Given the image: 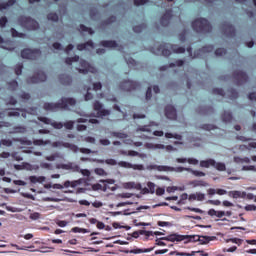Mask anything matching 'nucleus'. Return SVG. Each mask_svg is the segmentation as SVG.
<instances>
[{
	"label": "nucleus",
	"mask_w": 256,
	"mask_h": 256,
	"mask_svg": "<svg viewBox=\"0 0 256 256\" xmlns=\"http://www.w3.org/2000/svg\"><path fill=\"white\" fill-rule=\"evenodd\" d=\"M156 47H157L156 53H160L161 56H164V57H169L171 53L184 54V52H187L189 53V55H191V47L184 48L175 44H167V43L158 44L156 45Z\"/></svg>",
	"instance_id": "f257e3e1"
},
{
	"label": "nucleus",
	"mask_w": 256,
	"mask_h": 256,
	"mask_svg": "<svg viewBox=\"0 0 256 256\" xmlns=\"http://www.w3.org/2000/svg\"><path fill=\"white\" fill-rule=\"evenodd\" d=\"M76 105L74 98H61L58 103H43V110L54 112L59 110H69V107Z\"/></svg>",
	"instance_id": "f03ea898"
},
{
	"label": "nucleus",
	"mask_w": 256,
	"mask_h": 256,
	"mask_svg": "<svg viewBox=\"0 0 256 256\" xmlns=\"http://www.w3.org/2000/svg\"><path fill=\"white\" fill-rule=\"evenodd\" d=\"M192 30L202 35H209V33H212V25L209 24L207 19L198 18L192 21Z\"/></svg>",
	"instance_id": "7ed1b4c3"
},
{
	"label": "nucleus",
	"mask_w": 256,
	"mask_h": 256,
	"mask_svg": "<svg viewBox=\"0 0 256 256\" xmlns=\"http://www.w3.org/2000/svg\"><path fill=\"white\" fill-rule=\"evenodd\" d=\"M74 62H79V66L82 67V69H78L80 74L96 72V69H94V67L89 65L87 61L79 60V56L74 55V57H66L64 60V63L69 66H71V63H74Z\"/></svg>",
	"instance_id": "20e7f679"
},
{
	"label": "nucleus",
	"mask_w": 256,
	"mask_h": 256,
	"mask_svg": "<svg viewBox=\"0 0 256 256\" xmlns=\"http://www.w3.org/2000/svg\"><path fill=\"white\" fill-rule=\"evenodd\" d=\"M100 163H104L110 166H119L120 168L133 169L136 171H143V164H130L129 162L120 161L117 162L115 159L100 160Z\"/></svg>",
	"instance_id": "39448f33"
},
{
	"label": "nucleus",
	"mask_w": 256,
	"mask_h": 256,
	"mask_svg": "<svg viewBox=\"0 0 256 256\" xmlns=\"http://www.w3.org/2000/svg\"><path fill=\"white\" fill-rule=\"evenodd\" d=\"M20 58L35 61L41 58V50L25 48L20 51Z\"/></svg>",
	"instance_id": "423d86ee"
},
{
	"label": "nucleus",
	"mask_w": 256,
	"mask_h": 256,
	"mask_svg": "<svg viewBox=\"0 0 256 256\" xmlns=\"http://www.w3.org/2000/svg\"><path fill=\"white\" fill-rule=\"evenodd\" d=\"M18 23L20 26L28 28L30 31L38 30V22L35 21L33 18L27 16H20L18 17Z\"/></svg>",
	"instance_id": "0eeeda50"
},
{
	"label": "nucleus",
	"mask_w": 256,
	"mask_h": 256,
	"mask_svg": "<svg viewBox=\"0 0 256 256\" xmlns=\"http://www.w3.org/2000/svg\"><path fill=\"white\" fill-rule=\"evenodd\" d=\"M191 238H193V236H189V235H179V234H171V235H169V236L162 237V238L158 239L157 241H169V242H171V243H174V242H183V241L191 242Z\"/></svg>",
	"instance_id": "6e6552de"
},
{
	"label": "nucleus",
	"mask_w": 256,
	"mask_h": 256,
	"mask_svg": "<svg viewBox=\"0 0 256 256\" xmlns=\"http://www.w3.org/2000/svg\"><path fill=\"white\" fill-rule=\"evenodd\" d=\"M199 166L202 168H215L217 171H225V164L223 163H217L213 159H207L204 161H199Z\"/></svg>",
	"instance_id": "1a4fd4ad"
},
{
	"label": "nucleus",
	"mask_w": 256,
	"mask_h": 256,
	"mask_svg": "<svg viewBox=\"0 0 256 256\" xmlns=\"http://www.w3.org/2000/svg\"><path fill=\"white\" fill-rule=\"evenodd\" d=\"M103 105L99 101H95L92 104V109L97 112V118H105L107 116H110V110L102 108Z\"/></svg>",
	"instance_id": "9d476101"
},
{
	"label": "nucleus",
	"mask_w": 256,
	"mask_h": 256,
	"mask_svg": "<svg viewBox=\"0 0 256 256\" xmlns=\"http://www.w3.org/2000/svg\"><path fill=\"white\" fill-rule=\"evenodd\" d=\"M140 88V84L138 82L125 80L123 82H120V90H123L125 92L135 91Z\"/></svg>",
	"instance_id": "9b49d317"
},
{
	"label": "nucleus",
	"mask_w": 256,
	"mask_h": 256,
	"mask_svg": "<svg viewBox=\"0 0 256 256\" xmlns=\"http://www.w3.org/2000/svg\"><path fill=\"white\" fill-rule=\"evenodd\" d=\"M213 51H215V56L217 57H222L225 55V48H217L215 50V47L212 45H207L199 49V53H212Z\"/></svg>",
	"instance_id": "f8f14e48"
},
{
	"label": "nucleus",
	"mask_w": 256,
	"mask_h": 256,
	"mask_svg": "<svg viewBox=\"0 0 256 256\" xmlns=\"http://www.w3.org/2000/svg\"><path fill=\"white\" fill-rule=\"evenodd\" d=\"M27 82L28 84H38V83L46 82V73H43V71H38L33 76L28 77Z\"/></svg>",
	"instance_id": "ddd939ff"
},
{
	"label": "nucleus",
	"mask_w": 256,
	"mask_h": 256,
	"mask_svg": "<svg viewBox=\"0 0 256 256\" xmlns=\"http://www.w3.org/2000/svg\"><path fill=\"white\" fill-rule=\"evenodd\" d=\"M164 114L166 116V119H169L171 121L176 120V109L172 105H166L164 109Z\"/></svg>",
	"instance_id": "4468645a"
},
{
	"label": "nucleus",
	"mask_w": 256,
	"mask_h": 256,
	"mask_svg": "<svg viewBox=\"0 0 256 256\" xmlns=\"http://www.w3.org/2000/svg\"><path fill=\"white\" fill-rule=\"evenodd\" d=\"M38 121H41L45 125H51L56 130H61V122H52L51 119L46 117H38Z\"/></svg>",
	"instance_id": "2eb2a0df"
},
{
	"label": "nucleus",
	"mask_w": 256,
	"mask_h": 256,
	"mask_svg": "<svg viewBox=\"0 0 256 256\" xmlns=\"http://www.w3.org/2000/svg\"><path fill=\"white\" fill-rule=\"evenodd\" d=\"M171 10H166V12L164 13V16H161V20H160V23H161V26L163 27H167L169 26V23L171 21Z\"/></svg>",
	"instance_id": "dca6fc26"
},
{
	"label": "nucleus",
	"mask_w": 256,
	"mask_h": 256,
	"mask_svg": "<svg viewBox=\"0 0 256 256\" xmlns=\"http://www.w3.org/2000/svg\"><path fill=\"white\" fill-rule=\"evenodd\" d=\"M209 241H212V237L208 236H193L192 237V242H199V244H207Z\"/></svg>",
	"instance_id": "f3484780"
},
{
	"label": "nucleus",
	"mask_w": 256,
	"mask_h": 256,
	"mask_svg": "<svg viewBox=\"0 0 256 256\" xmlns=\"http://www.w3.org/2000/svg\"><path fill=\"white\" fill-rule=\"evenodd\" d=\"M181 66H184V60H176V62H174V63L165 65V66H161L160 68H158V70L166 71L167 69H169L171 67H181Z\"/></svg>",
	"instance_id": "a211bd4d"
},
{
	"label": "nucleus",
	"mask_w": 256,
	"mask_h": 256,
	"mask_svg": "<svg viewBox=\"0 0 256 256\" xmlns=\"http://www.w3.org/2000/svg\"><path fill=\"white\" fill-rule=\"evenodd\" d=\"M100 46L104 48H117V42L115 40H102L100 41Z\"/></svg>",
	"instance_id": "6ab92c4d"
},
{
	"label": "nucleus",
	"mask_w": 256,
	"mask_h": 256,
	"mask_svg": "<svg viewBox=\"0 0 256 256\" xmlns=\"http://www.w3.org/2000/svg\"><path fill=\"white\" fill-rule=\"evenodd\" d=\"M87 48H94V43L92 42V40H89L82 44H77L78 51H85V50H87Z\"/></svg>",
	"instance_id": "aec40b11"
},
{
	"label": "nucleus",
	"mask_w": 256,
	"mask_h": 256,
	"mask_svg": "<svg viewBox=\"0 0 256 256\" xmlns=\"http://www.w3.org/2000/svg\"><path fill=\"white\" fill-rule=\"evenodd\" d=\"M59 82L61 83V85L69 86L71 85V76L66 74H61L59 75Z\"/></svg>",
	"instance_id": "412c9836"
},
{
	"label": "nucleus",
	"mask_w": 256,
	"mask_h": 256,
	"mask_svg": "<svg viewBox=\"0 0 256 256\" xmlns=\"http://www.w3.org/2000/svg\"><path fill=\"white\" fill-rule=\"evenodd\" d=\"M176 163L183 164V163H189V165H197L198 161L194 158H176Z\"/></svg>",
	"instance_id": "4be33fe9"
},
{
	"label": "nucleus",
	"mask_w": 256,
	"mask_h": 256,
	"mask_svg": "<svg viewBox=\"0 0 256 256\" xmlns=\"http://www.w3.org/2000/svg\"><path fill=\"white\" fill-rule=\"evenodd\" d=\"M188 200L202 202V201H204V194H202V193L189 194Z\"/></svg>",
	"instance_id": "5701e85b"
},
{
	"label": "nucleus",
	"mask_w": 256,
	"mask_h": 256,
	"mask_svg": "<svg viewBox=\"0 0 256 256\" xmlns=\"http://www.w3.org/2000/svg\"><path fill=\"white\" fill-rule=\"evenodd\" d=\"M90 224H92V225H97V229L98 230H110V229H106L105 228V223H102V222H100V221H97V219L96 218H90Z\"/></svg>",
	"instance_id": "b1692460"
},
{
	"label": "nucleus",
	"mask_w": 256,
	"mask_h": 256,
	"mask_svg": "<svg viewBox=\"0 0 256 256\" xmlns=\"http://www.w3.org/2000/svg\"><path fill=\"white\" fill-rule=\"evenodd\" d=\"M207 215H210V217L222 218V216H225V212L216 211L215 209H210V211H207Z\"/></svg>",
	"instance_id": "393cba45"
},
{
	"label": "nucleus",
	"mask_w": 256,
	"mask_h": 256,
	"mask_svg": "<svg viewBox=\"0 0 256 256\" xmlns=\"http://www.w3.org/2000/svg\"><path fill=\"white\" fill-rule=\"evenodd\" d=\"M152 92L158 94L159 92L158 86H153V88L148 87V89H146V100H151Z\"/></svg>",
	"instance_id": "a878e982"
},
{
	"label": "nucleus",
	"mask_w": 256,
	"mask_h": 256,
	"mask_svg": "<svg viewBox=\"0 0 256 256\" xmlns=\"http://www.w3.org/2000/svg\"><path fill=\"white\" fill-rule=\"evenodd\" d=\"M188 169L184 167H170V166H164V171H171V172H176V173H181L183 171H187Z\"/></svg>",
	"instance_id": "bb28decb"
},
{
	"label": "nucleus",
	"mask_w": 256,
	"mask_h": 256,
	"mask_svg": "<svg viewBox=\"0 0 256 256\" xmlns=\"http://www.w3.org/2000/svg\"><path fill=\"white\" fill-rule=\"evenodd\" d=\"M72 151L79 152L82 154H87V155L92 153V150H89L87 148H79V147H76L75 145H72Z\"/></svg>",
	"instance_id": "cd10ccee"
},
{
	"label": "nucleus",
	"mask_w": 256,
	"mask_h": 256,
	"mask_svg": "<svg viewBox=\"0 0 256 256\" xmlns=\"http://www.w3.org/2000/svg\"><path fill=\"white\" fill-rule=\"evenodd\" d=\"M215 194H217V195H225V190H222V189L215 190V189H212V188L207 190V195L212 196V195H215Z\"/></svg>",
	"instance_id": "c85d7f7f"
},
{
	"label": "nucleus",
	"mask_w": 256,
	"mask_h": 256,
	"mask_svg": "<svg viewBox=\"0 0 256 256\" xmlns=\"http://www.w3.org/2000/svg\"><path fill=\"white\" fill-rule=\"evenodd\" d=\"M15 5V0H8V2L0 3V11L7 10L8 7Z\"/></svg>",
	"instance_id": "c756f323"
},
{
	"label": "nucleus",
	"mask_w": 256,
	"mask_h": 256,
	"mask_svg": "<svg viewBox=\"0 0 256 256\" xmlns=\"http://www.w3.org/2000/svg\"><path fill=\"white\" fill-rule=\"evenodd\" d=\"M143 235V236H151V231H146V230H139L136 232H133V238H138V236Z\"/></svg>",
	"instance_id": "7c9ffc66"
},
{
	"label": "nucleus",
	"mask_w": 256,
	"mask_h": 256,
	"mask_svg": "<svg viewBox=\"0 0 256 256\" xmlns=\"http://www.w3.org/2000/svg\"><path fill=\"white\" fill-rule=\"evenodd\" d=\"M79 31L83 33H88L90 35L94 34V30H92V28L84 26L83 24H79Z\"/></svg>",
	"instance_id": "2f4dec72"
},
{
	"label": "nucleus",
	"mask_w": 256,
	"mask_h": 256,
	"mask_svg": "<svg viewBox=\"0 0 256 256\" xmlns=\"http://www.w3.org/2000/svg\"><path fill=\"white\" fill-rule=\"evenodd\" d=\"M55 189H63V188H74V182L66 181L64 182V186H61V184H55Z\"/></svg>",
	"instance_id": "473e14b6"
},
{
	"label": "nucleus",
	"mask_w": 256,
	"mask_h": 256,
	"mask_svg": "<svg viewBox=\"0 0 256 256\" xmlns=\"http://www.w3.org/2000/svg\"><path fill=\"white\" fill-rule=\"evenodd\" d=\"M46 19L51 22H58L59 21V15L56 13H48L46 15Z\"/></svg>",
	"instance_id": "72a5a7b5"
},
{
	"label": "nucleus",
	"mask_w": 256,
	"mask_h": 256,
	"mask_svg": "<svg viewBox=\"0 0 256 256\" xmlns=\"http://www.w3.org/2000/svg\"><path fill=\"white\" fill-rule=\"evenodd\" d=\"M29 181H31V183L35 184V183H43V181H46V177H36V176H31V178H29Z\"/></svg>",
	"instance_id": "f704fd0d"
},
{
	"label": "nucleus",
	"mask_w": 256,
	"mask_h": 256,
	"mask_svg": "<svg viewBox=\"0 0 256 256\" xmlns=\"http://www.w3.org/2000/svg\"><path fill=\"white\" fill-rule=\"evenodd\" d=\"M10 34L11 36H13V38L25 37V34L18 32V30H15V28H10Z\"/></svg>",
	"instance_id": "c9c22d12"
},
{
	"label": "nucleus",
	"mask_w": 256,
	"mask_h": 256,
	"mask_svg": "<svg viewBox=\"0 0 256 256\" xmlns=\"http://www.w3.org/2000/svg\"><path fill=\"white\" fill-rule=\"evenodd\" d=\"M61 128H65L66 130L74 129V121H66L65 123H61Z\"/></svg>",
	"instance_id": "e433bc0d"
},
{
	"label": "nucleus",
	"mask_w": 256,
	"mask_h": 256,
	"mask_svg": "<svg viewBox=\"0 0 256 256\" xmlns=\"http://www.w3.org/2000/svg\"><path fill=\"white\" fill-rule=\"evenodd\" d=\"M165 192H171V188H166V190L163 188H158L156 190H153V194H156V196H162L163 193Z\"/></svg>",
	"instance_id": "4c0bfd02"
},
{
	"label": "nucleus",
	"mask_w": 256,
	"mask_h": 256,
	"mask_svg": "<svg viewBox=\"0 0 256 256\" xmlns=\"http://www.w3.org/2000/svg\"><path fill=\"white\" fill-rule=\"evenodd\" d=\"M8 89L10 91H15L18 89V81L12 80L10 82H8Z\"/></svg>",
	"instance_id": "58836bf2"
},
{
	"label": "nucleus",
	"mask_w": 256,
	"mask_h": 256,
	"mask_svg": "<svg viewBox=\"0 0 256 256\" xmlns=\"http://www.w3.org/2000/svg\"><path fill=\"white\" fill-rule=\"evenodd\" d=\"M162 137H166V139L181 140V135H179V134H173V133H166V134H164V136H162Z\"/></svg>",
	"instance_id": "ea45409f"
},
{
	"label": "nucleus",
	"mask_w": 256,
	"mask_h": 256,
	"mask_svg": "<svg viewBox=\"0 0 256 256\" xmlns=\"http://www.w3.org/2000/svg\"><path fill=\"white\" fill-rule=\"evenodd\" d=\"M212 95H217V96H220V97H224L225 96V90H222L220 88L212 89Z\"/></svg>",
	"instance_id": "a19ab883"
},
{
	"label": "nucleus",
	"mask_w": 256,
	"mask_h": 256,
	"mask_svg": "<svg viewBox=\"0 0 256 256\" xmlns=\"http://www.w3.org/2000/svg\"><path fill=\"white\" fill-rule=\"evenodd\" d=\"M192 186H194V187H207V182H204L202 180H194L192 182Z\"/></svg>",
	"instance_id": "79ce46f5"
},
{
	"label": "nucleus",
	"mask_w": 256,
	"mask_h": 256,
	"mask_svg": "<svg viewBox=\"0 0 256 256\" xmlns=\"http://www.w3.org/2000/svg\"><path fill=\"white\" fill-rule=\"evenodd\" d=\"M11 246H13L15 248V250H18V251H26L28 249H33L34 248L33 245H31V246H18V245L13 244Z\"/></svg>",
	"instance_id": "37998d69"
},
{
	"label": "nucleus",
	"mask_w": 256,
	"mask_h": 256,
	"mask_svg": "<svg viewBox=\"0 0 256 256\" xmlns=\"http://www.w3.org/2000/svg\"><path fill=\"white\" fill-rule=\"evenodd\" d=\"M72 233H81V234H87L89 233V230L79 227L72 228Z\"/></svg>",
	"instance_id": "c03bdc74"
},
{
	"label": "nucleus",
	"mask_w": 256,
	"mask_h": 256,
	"mask_svg": "<svg viewBox=\"0 0 256 256\" xmlns=\"http://www.w3.org/2000/svg\"><path fill=\"white\" fill-rule=\"evenodd\" d=\"M111 136L115 137V138H118V139H125V138H127V135L125 133H122V132H112Z\"/></svg>",
	"instance_id": "a18cd8bd"
},
{
	"label": "nucleus",
	"mask_w": 256,
	"mask_h": 256,
	"mask_svg": "<svg viewBox=\"0 0 256 256\" xmlns=\"http://www.w3.org/2000/svg\"><path fill=\"white\" fill-rule=\"evenodd\" d=\"M125 63L128 64L130 67L137 66L138 62H136L133 58H127L125 57Z\"/></svg>",
	"instance_id": "49530a36"
},
{
	"label": "nucleus",
	"mask_w": 256,
	"mask_h": 256,
	"mask_svg": "<svg viewBox=\"0 0 256 256\" xmlns=\"http://www.w3.org/2000/svg\"><path fill=\"white\" fill-rule=\"evenodd\" d=\"M143 30H145V24L133 26V32H135V33H141V32H143Z\"/></svg>",
	"instance_id": "de8ad7c7"
},
{
	"label": "nucleus",
	"mask_w": 256,
	"mask_h": 256,
	"mask_svg": "<svg viewBox=\"0 0 256 256\" xmlns=\"http://www.w3.org/2000/svg\"><path fill=\"white\" fill-rule=\"evenodd\" d=\"M33 145L35 146L48 145V141H43L42 139H36V140H33Z\"/></svg>",
	"instance_id": "09e8293b"
},
{
	"label": "nucleus",
	"mask_w": 256,
	"mask_h": 256,
	"mask_svg": "<svg viewBox=\"0 0 256 256\" xmlns=\"http://www.w3.org/2000/svg\"><path fill=\"white\" fill-rule=\"evenodd\" d=\"M228 196L232 197L233 199L240 198L241 193L240 191H230L228 192Z\"/></svg>",
	"instance_id": "8fccbe9b"
},
{
	"label": "nucleus",
	"mask_w": 256,
	"mask_h": 256,
	"mask_svg": "<svg viewBox=\"0 0 256 256\" xmlns=\"http://www.w3.org/2000/svg\"><path fill=\"white\" fill-rule=\"evenodd\" d=\"M146 188H141V189H143V190H157L158 188H156V184H153V182H148L147 184H146Z\"/></svg>",
	"instance_id": "3c124183"
},
{
	"label": "nucleus",
	"mask_w": 256,
	"mask_h": 256,
	"mask_svg": "<svg viewBox=\"0 0 256 256\" xmlns=\"http://www.w3.org/2000/svg\"><path fill=\"white\" fill-rule=\"evenodd\" d=\"M0 144L5 147H11L12 141H10L9 139H2L0 140Z\"/></svg>",
	"instance_id": "603ef678"
},
{
	"label": "nucleus",
	"mask_w": 256,
	"mask_h": 256,
	"mask_svg": "<svg viewBox=\"0 0 256 256\" xmlns=\"http://www.w3.org/2000/svg\"><path fill=\"white\" fill-rule=\"evenodd\" d=\"M21 73H23V64H18L15 66V75L20 76Z\"/></svg>",
	"instance_id": "864d4df0"
},
{
	"label": "nucleus",
	"mask_w": 256,
	"mask_h": 256,
	"mask_svg": "<svg viewBox=\"0 0 256 256\" xmlns=\"http://www.w3.org/2000/svg\"><path fill=\"white\" fill-rule=\"evenodd\" d=\"M136 189L141 190L143 194H153V191H156L151 189H142L140 188V184L137 185Z\"/></svg>",
	"instance_id": "5fc2aeb1"
},
{
	"label": "nucleus",
	"mask_w": 256,
	"mask_h": 256,
	"mask_svg": "<svg viewBox=\"0 0 256 256\" xmlns=\"http://www.w3.org/2000/svg\"><path fill=\"white\" fill-rule=\"evenodd\" d=\"M146 3H148V0H133V5H136L137 7L143 6Z\"/></svg>",
	"instance_id": "6e6d98bb"
},
{
	"label": "nucleus",
	"mask_w": 256,
	"mask_h": 256,
	"mask_svg": "<svg viewBox=\"0 0 256 256\" xmlns=\"http://www.w3.org/2000/svg\"><path fill=\"white\" fill-rule=\"evenodd\" d=\"M95 174L98 175V176H105L106 175L105 169L95 168Z\"/></svg>",
	"instance_id": "4d7b16f0"
},
{
	"label": "nucleus",
	"mask_w": 256,
	"mask_h": 256,
	"mask_svg": "<svg viewBox=\"0 0 256 256\" xmlns=\"http://www.w3.org/2000/svg\"><path fill=\"white\" fill-rule=\"evenodd\" d=\"M213 129H215V126H212L210 124L202 125V130H204V131H212Z\"/></svg>",
	"instance_id": "13d9d810"
},
{
	"label": "nucleus",
	"mask_w": 256,
	"mask_h": 256,
	"mask_svg": "<svg viewBox=\"0 0 256 256\" xmlns=\"http://www.w3.org/2000/svg\"><path fill=\"white\" fill-rule=\"evenodd\" d=\"M102 89V84L97 82L92 84V90L99 91Z\"/></svg>",
	"instance_id": "bf43d9fd"
},
{
	"label": "nucleus",
	"mask_w": 256,
	"mask_h": 256,
	"mask_svg": "<svg viewBox=\"0 0 256 256\" xmlns=\"http://www.w3.org/2000/svg\"><path fill=\"white\" fill-rule=\"evenodd\" d=\"M29 218H31V220H33V221H36V220H38V219H41V214H39V213H31V216H29Z\"/></svg>",
	"instance_id": "052dcab7"
},
{
	"label": "nucleus",
	"mask_w": 256,
	"mask_h": 256,
	"mask_svg": "<svg viewBox=\"0 0 256 256\" xmlns=\"http://www.w3.org/2000/svg\"><path fill=\"white\" fill-rule=\"evenodd\" d=\"M7 25V18L5 16L0 17V28H5Z\"/></svg>",
	"instance_id": "680f3d73"
},
{
	"label": "nucleus",
	"mask_w": 256,
	"mask_h": 256,
	"mask_svg": "<svg viewBox=\"0 0 256 256\" xmlns=\"http://www.w3.org/2000/svg\"><path fill=\"white\" fill-rule=\"evenodd\" d=\"M156 225H158V227H169V226H171V223H169V222H164V221H158V222L156 223Z\"/></svg>",
	"instance_id": "e2e57ef3"
},
{
	"label": "nucleus",
	"mask_w": 256,
	"mask_h": 256,
	"mask_svg": "<svg viewBox=\"0 0 256 256\" xmlns=\"http://www.w3.org/2000/svg\"><path fill=\"white\" fill-rule=\"evenodd\" d=\"M178 256H194L195 255V252L192 251V252H189V253H186V252H179L178 254H176Z\"/></svg>",
	"instance_id": "0e129e2a"
},
{
	"label": "nucleus",
	"mask_w": 256,
	"mask_h": 256,
	"mask_svg": "<svg viewBox=\"0 0 256 256\" xmlns=\"http://www.w3.org/2000/svg\"><path fill=\"white\" fill-rule=\"evenodd\" d=\"M179 41H182V43L186 41V30H184V32L179 34Z\"/></svg>",
	"instance_id": "69168bd1"
},
{
	"label": "nucleus",
	"mask_w": 256,
	"mask_h": 256,
	"mask_svg": "<svg viewBox=\"0 0 256 256\" xmlns=\"http://www.w3.org/2000/svg\"><path fill=\"white\" fill-rule=\"evenodd\" d=\"M19 116H20V112H18V111L8 112V117H19Z\"/></svg>",
	"instance_id": "338daca9"
},
{
	"label": "nucleus",
	"mask_w": 256,
	"mask_h": 256,
	"mask_svg": "<svg viewBox=\"0 0 256 256\" xmlns=\"http://www.w3.org/2000/svg\"><path fill=\"white\" fill-rule=\"evenodd\" d=\"M243 171H253L256 172V167L255 166H244Z\"/></svg>",
	"instance_id": "774afa93"
}]
</instances>
